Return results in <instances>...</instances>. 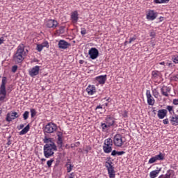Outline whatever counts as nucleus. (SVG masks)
<instances>
[{
    "label": "nucleus",
    "instance_id": "nucleus-35",
    "mask_svg": "<svg viewBox=\"0 0 178 178\" xmlns=\"http://www.w3.org/2000/svg\"><path fill=\"white\" fill-rule=\"evenodd\" d=\"M172 62H174V63H178V56L177 55L172 56Z\"/></svg>",
    "mask_w": 178,
    "mask_h": 178
},
{
    "label": "nucleus",
    "instance_id": "nucleus-54",
    "mask_svg": "<svg viewBox=\"0 0 178 178\" xmlns=\"http://www.w3.org/2000/svg\"><path fill=\"white\" fill-rule=\"evenodd\" d=\"M159 65H162L163 66H165V61H162L159 63Z\"/></svg>",
    "mask_w": 178,
    "mask_h": 178
},
{
    "label": "nucleus",
    "instance_id": "nucleus-57",
    "mask_svg": "<svg viewBox=\"0 0 178 178\" xmlns=\"http://www.w3.org/2000/svg\"><path fill=\"white\" fill-rule=\"evenodd\" d=\"M12 144V142L10 140H8L7 143V145H10Z\"/></svg>",
    "mask_w": 178,
    "mask_h": 178
},
{
    "label": "nucleus",
    "instance_id": "nucleus-10",
    "mask_svg": "<svg viewBox=\"0 0 178 178\" xmlns=\"http://www.w3.org/2000/svg\"><path fill=\"white\" fill-rule=\"evenodd\" d=\"M163 159H165V154L162 153H159V154L150 158L148 161V163L149 164L155 163L156 161H163Z\"/></svg>",
    "mask_w": 178,
    "mask_h": 178
},
{
    "label": "nucleus",
    "instance_id": "nucleus-29",
    "mask_svg": "<svg viewBox=\"0 0 178 178\" xmlns=\"http://www.w3.org/2000/svg\"><path fill=\"white\" fill-rule=\"evenodd\" d=\"M152 95H153V97H154V98H159V90H158V88H152Z\"/></svg>",
    "mask_w": 178,
    "mask_h": 178
},
{
    "label": "nucleus",
    "instance_id": "nucleus-45",
    "mask_svg": "<svg viewBox=\"0 0 178 178\" xmlns=\"http://www.w3.org/2000/svg\"><path fill=\"white\" fill-rule=\"evenodd\" d=\"M163 124H169V119L166 118L163 120Z\"/></svg>",
    "mask_w": 178,
    "mask_h": 178
},
{
    "label": "nucleus",
    "instance_id": "nucleus-56",
    "mask_svg": "<svg viewBox=\"0 0 178 178\" xmlns=\"http://www.w3.org/2000/svg\"><path fill=\"white\" fill-rule=\"evenodd\" d=\"M24 127V124H22L19 125V129H23Z\"/></svg>",
    "mask_w": 178,
    "mask_h": 178
},
{
    "label": "nucleus",
    "instance_id": "nucleus-50",
    "mask_svg": "<svg viewBox=\"0 0 178 178\" xmlns=\"http://www.w3.org/2000/svg\"><path fill=\"white\" fill-rule=\"evenodd\" d=\"M170 0H161V3H168Z\"/></svg>",
    "mask_w": 178,
    "mask_h": 178
},
{
    "label": "nucleus",
    "instance_id": "nucleus-39",
    "mask_svg": "<svg viewBox=\"0 0 178 178\" xmlns=\"http://www.w3.org/2000/svg\"><path fill=\"white\" fill-rule=\"evenodd\" d=\"M81 35H86V34H87V29H86V28H81Z\"/></svg>",
    "mask_w": 178,
    "mask_h": 178
},
{
    "label": "nucleus",
    "instance_id": "nucleus-44",
    "mask_svg": "<svg viewBox=\"0 0 178 178\" xmlns=\"http://www.w3.org/2000/svg\"><path fill=\"white\" fill-rule=\"evenodd\" d=\"M124 154H126V152H124V151L117 152V155H118L119 156L120 155H124Z\"/></svg>",
    "mask_w": 178,
    "mask_h": 178
},
{
    "label": "nucleus",
    "instance_id": "nucleus-11",
    "mask_svg": "<svg viewBox=\"0 0 178 178\" xmlns=\"http://www.w3.org/2000/svg\"><path fill=\"white\" fill-rule=\"evenodd\" d=\"M88 55L90 58V59H97L99 55V51H98V49L95 47H92L89 51H88Z\"/></svg>",
    "mask_w": 178,
    "mask_h": 178
},
{
    "label": "nucleus",
    "instance_id": "nucleus-31",
    "mask_svg": "<svg viewBox=\"0 0 178 178\" xmlns=\"http://www.w3.org/2000/svg\"><path fill=\"white\" fill-rule=\"evenodd\" d=\"M37 115V111L35 109L32 108L31 109V118H35V115Z\"/></svg>",
    "mask_w": 178,
    "mask_h": 178
},
{
    "label": "nucleus",
    "instance_id": "nucleus-28",
    "mask_svg": "<svg viewBox=\"0 0 178 178\" xmlns=\"http://www.w3.org/2000/svg\"><path fill=\"white\" fill-rule=\"evenodd\" d=\"M66 168H67V173H70L74 168V165H72V162L70 161H67L66 165Z\"/></svg>",
    "mask_w": 178,
    "mask_h": 178
},
{
    "label": "nucleus",
    "instance_id": "nucleus-5",
    "mask_svg": "<svg viewBox=\"0 0 178 178\" xmlns=\"http://www.w3.org/2000/svg\"><path fill=\"white\" fill-rule=\"evenodd\" d=\"M113 145V140L111 138H108L104 140L103 145V151L105 154H111L112 152V146Z\"/></svg>",
    "mask_w": 178,
    "mask_h": 178
},
{
    "label": "nucleus",
    "instance_id": "nucleus-43",
    "mask_svg": "<svg viewBox=\"0 0 178 178\" xmlns=\"http://www.w3.org/2000/svg\"><path fill=\"white\" fill-rule=\"evenodd\" d=\"M155 35H156V33L154 31L150 32V37H152V38H154Z\"/></svg>",
    "mask_w": 178,
    "mask_h": 178
},
{
    "label": "nucleus",
    "instance_id": "nucleus-19",
    "mask_svg": "<svg viewBox=\"0 0 178 178\" xmlns=\"http://www.w3.org/2000/svg\"><path fill=\"white\" fill-rule=\"evenodd\" d=\"M86 92L89 95H94L97 92V89L94 85H89L86 88Z\"/></svg>",
    "mask_w": 178,
    "mask_h": 178
},
{
    "label": "nucleus",
    "instance_id": "nucleus-32",
    "mask_svg": "<svg viewBox=\"0 0 178 178\" xmlns=\"http://www.w3.org/2000/svg\"><path fill=\"white\" fill-rule=\"evenodd\" d=\"M29 115L30 113L29 111H25L23 114L24 120H27L29 119Z\"/></svg>",
    "mask_w": 178,
    "mask_h": 178
},
{
    "label": "nucleus",
    "instance_id": "nucleus-4",
    "mask_svg": "<svg viewBox=\"0 0 178 178\" xmlns=\"http://www.w3.org/2000/svg\"><path fill=\"white\" fill-rule=\"evenodd\" d=\"M6 83H8L7 78L3 76L0 86V101H5V98H6Z\"/></svg>",
    "mask_w": 178,
    "mask_h": 178
},
{
    "label": "nucleus",
    "instance_id": "nucleus-12",
    "mask_svg": "<svg viewBox=\"0 0 178 178\" xmlns=\"http://www.w3.org/2000/svg\"><path fill=\"white\" fill-rule=\"evenodd\" d=\"M39 74H40V66L38 65H35L29 71V76H31V77H35V76H38Z\"/></svg>",
    "mask_w": 178,
    "mask_h": 178
},
{
    "label": "nucleus",
    "instance_id": "nucleus-52",
    "mask_svg": "<svg viewBox=\"0 0 178 178\" xmlns=\"http://www.w3.org/2000/svg\"><path fill=\"white\" fill-rule=\"evenodd\" d=\"M154 3H161V0H154Z\"/></svg>",
    "mask_w": 178,
    "mask_h": 178
},
{
    "label": "nucleus",
    "instance_id": "nucleus-60",
    "mask_svg": "<svg viewBox=\"0 0 178 178\" xmlns=\"http://www.w3.org/2000/svg\"><path fill=\"white\" fill-rule=\"evenodd\" d=\"M110 99H111L108 98V99H106V101H108V102H110Z\"/></svg>",
    "mask_w": 178,
    "mask_h": 178
},
{
    "label": "nucleus",
    "instance_id": "nucleus-20",
    "mask_svg": "<svg viewBox=\"0 0 178 178\" xmlns=\"http://www.w3.org/2000/svg\"><path fill=\"white\" fill-rule=\"evenodd\" d=\"M167 115H168V110L166 109H160L158 111L157 116L159 119H165Z\"/></svg>",
    "mask_w": 178,
    "mask_h": 178
},
{
    "label": "nucleus",
    "instance_id": "nucleus-63",
    "mask_svg": "<svg viewBox=\"0 0 178 178\" xmlns=\"http://www.w3.org/2000/svg\"><path fill=\"white\" fill-rule=\"evenodd\" d=\"M153 112L155 113V112H156V110H153Z\"/></svg>",
    "mask_w": 178,
    "mask_h": 178
},
{
    "label": "nucleus",
    "instance_id": "nucleus-59",
    "mask_svg": "<svg viewBox=\"0 0 178 178\" xmlns=\"http://www.w3.org/2000/svg\"><path fill=\"white\" fill-rule=\"evenodd\" d=\"M127 41H125V42H124V45H127Z\"/></svg>",
    "mask_w": 178,
    "mask_h": 178
},
{
    "label": "nucleus",
    "instance_id": "nucleus-46",
    "mask_svg": "<svg viewBox=\"0 0 178 178\" xmlns=\"http://www.w3.org/2000/svg\"><path fill=\"white\" fill-rule=\"evenodd\" d=\"M3 42H5V38L1 37L0 38V45L3 44Z\"/></svg>",
    "mask_w": 178,
    "mask_h": 178
},
{
    "label": "nucleus",
    "instance_id": "nucleus-3",
    "mask_svg": "<svg viewBox=\"0 0 178 178\" xmlns=\"http://www.w3.org/2000/svg\"><path fill=\"white\" fill-rule=\"evenodd\" d=\"M54 151H57L56 145H44V155L45 158H51L54 154Z\"/></svg>",
    "mask_w": 178,
    "mask_h": 178
},
{
    "label": "nucleus",
    "instance_id": "nucleus-64",
    "mask_svg": "<svg viewBox=\"0 0 178 178\" xmlns=\"http://www.w3.org/2000/svg\"><path fill=\"white\" fill-rule=\"evenodd\" d=\"M105 105H106V106H108V103H106Z\"/></svg>",
    "mask_w": 178,
    "mask_h": 178
},
{
    "label": "nucleus",
    "instance_id": "nucleus-15",
    "mask_svg": "<svg viewBox=\"0 0 178 178\" xmlns=\"http://www.w3.org/2000/svg\"><path fill=\"white\" fill-rule=\"evenodd\" d=\"M70 20L73 24H77V22H79V12L77 10L71 13Z\"/></svg>",
    "mask_w": 178,
    "mask_h": 178
},
{
    "label": "nucleus",
    "instance_id": "nucleus-30",
    "mask_svg": "<svg viewBox=\"0 0 178 178\" xmlns=\"http://www.w3.org/2000/svg\"><path fill=\"white\" fill-rule=\"evenodd\" d=\"M170 176H172V173L168 172L165 175L159 176V178H170Z\"/></svg>",
    "mask_w": 178,
    "mask_h": 178
},
{
    "label": "nucleus",
    "instance_id": "nucleus-26",
    "mask_svg": "<svg viewBox=\"0 0 178 178\" xmlns=\"http://www.w3.org/2000/svg\"><path fill=\"white\" fill-rule=\"evenodd\" d=\"M30 130V124L26 126L20 132L19 136H24V134H27L29 131Z\"/></svg>",
    "mask_w": 178,
    "mask_h": 178
},
{
    "label": "nucleus",
    "instance_id": "nucleus-22",
    "mask_svg": "<svg viewBox=\"0 0 178 178\" xmlns=\"http://www.w3.org/2000/svg\"><path fill=\"white\" fill-rule=\"evenodd\" d=\"M170 122L172 126H178V115L170 117Z\"/></svg>",
    "mask_w": 178,
    "mask_h": 178
},
{
    "label": "nucleus",
    "instance_id": "nucleus-40",
    "mask_svg": "<svg viewBox=\"0 0 178 178\" xmlns=\"http://www.w3.org/2000/svg\"><path fill=\"white\" fill-rule=\"evenodd\" d=\"M166 66H168V67H175V64H173L172 62H167L165 63Z\"/></svg>",
    "mask_w": 178,
    "mask_h": 178
},
{
    "label": "nucleus",
    "instance_id": "nucleus-48",
    "mask_svg": "<svg viewBox=\"0 0 178 178\" xmlns=\"http://www.w3.org/2000/svg\"><path fill=\"white\" fill-rule=\"evenodd\" d=\"M174 105H178V99H174L172 101Z\"/></svg>",
    "mask_w": 178,
    "mask_h": 178
},
{
    "label": "nucleus",
    "instance_id": "nucleus-47",
    "mask_svg": "<svg viewBox=\"0 0 178 178\" xmlns=\"http://www.w3.org/2000/svg\"><path fill=\"white\" fill-rule=\"evenodd\" d=\"M112 156H115V155H118V151L116 150H113L111 152Z\"/></svg>",
    "mask_w": 178,
    "mask_h": 178
},
{
    "label": "nucleus",
    "instance_id": "nucleus-9",
    "mask_svg": "<svg viewBox=\"0 0 178 178\" xmlns=\"http://www.w3.org/2000/svg\"><path fill=\"white\" fill-rule=\"evenodd\" d=\"M56 129H58L56 124L52 122L48 123L44 127V133H54V131H56Z\"/></svg>",
    "mask_w": 178,
    "mask_h": 178
},
{
    "label": "nucleus",
    "instance_id": "nucleus-62",
    "mask_svg": "<svg viewBox=\"0 0 178 178\" xmlns=\"http://www.w3.org/2000/svg\"><path fill=\"white\" fill-rule=\"evenodd\" d=\"M153 112L155 113V112H156V110H153Z\"/></svg>",
    "mask_w": 178,
    "mask_h": 178
},
{
    "label": "nucleus",
    "instance_id": "nucleus-18",
    "mask_svg": "<svg viewBox=\"0 0 178 178\" xmlns=\"http://www.w3.org/2000/svg\"><path fill=\"white\" fill-rule=\"evenodd\" d=\"M161 95L163 97H169V94H170V88L163 86L161 88Z\"/></svg>",
    "mask_w": 178,
    "mask_h": 178
},
{
    "label": "nucleus",
    "instance_id": "nucleus-21",
    "mask_svg": "<svg viewBox=\"0 0 178 178\" xmlns=\"http://www.w3.org/2000/svg\"><path fill=\"white\" fill-rule=\"evenodd\" d=\"M95 80L97 81L99 84H105V81H106V75L96 76Z\"/></svg>",
    "mask_w": 178,
    "mask_h": 178
},
{
    "label": "nucleus",
    "instance_id": "nucleus-23",
    "mask_svg": "<svg viewBox=\"0 0 178 178\" xmlns=\"http://www.w3.org/2000/svg\"><path fill=\"white\" fill-rule=\"evenodd\" d=\"M57 136H58V138H57L58 147H59V148H62L63 145V140L62 139V133L58 132V134Z\"/></svg>",
    "mask_w": 178,
    "mask_h": 178
},
{
    "label": "nucleus",
    "instance_id": "nucleus-33",
    "mask_svg": "<svg viewBox=\"0 0 178 178\" xmlns=\"http://www.w3.org/2000/svg\"><path fill=\"white\" fill-rule=\"evenodd\" d=\"M36 49L38 52H41V51H42V49H44V47L42 46V44H37Z\"/></svg>",
    "mask_w": 178,
    "mask_h": 178
},
{
    "label": "nucleus",
    "instance_id": "nucleus-25",
    "mask_svg": "<svg viewBox=\"0 0 178 178\" xmlns=\"http://www.w3.org/2000/svg\"><path fill=\"white\" fill-rule=\"evenodd\" d=\"M152 75L153 80H156V79H159L161 76V72H159V71H152Z\"/></svg>",
    "mask_w": 178,
    "mask_h": 178
},
{
    "label": "nucleus",
    "instance_id": "nucleus-36",
    "mask_svg": "<svg viewBox=\"0 0 178 178\" xmlns=\"http://www.w3.org/2000/svg\"><path fill=\"white\" fill-rule=\"evenodd\" d=\"M54 159H51L50 160L47 161V165L48 166V168H51V166H52V163H54Z\"/></svg>",
    "mask_w": 178,
    "mask_h": 178
},
{
    "label": "nucleus",
    "instance_id": "nucleus-7",
    "mask_svg": "<svg viewBox=\"0 0 178 178\" xmlns=\"http://www.w3.org/2000/svg\"><path fill=\"white\" fill-rule=\"evenodd\" d=\"M113 144L115 147H122L124 144L123 136L120 134H117L113 138Z\"/></svg>",
    "mask_w": 178,
    "mask_h": 178
},
{
    "label": "nucleus",
    "instance_id": "nucleus-34",
    "mask_svg": "<svg viewBox=\"0 0 178 178\" xmlns=\"http://www.w3.org/2000/svg\"><path fill=\"white\" fill-rule=\"evenodd\" d=\"M63 33H65V29H63V27H60V29L56 31V34H63Z\"/></svg>",
    "mask_w": 178,
    "mask_h": 178
},
{
    "label": "nucleus",
    "instance_id": "nucleus-24",
    "mask_svg": "<svg viewBox=\"0 0 178 178\" xmlns=\"http://www.w3.org/2000/svg\"><path fill=\"white\" fill-rule=\"evenodd\" d=\"M44 143L45 145H56L55 143L52 141V139L51 138H47L45 137L44 139Z\"/></svg>",
    "mask_w": 178,
    "mask_h": 178
},
{
    "label": "nucleus",
    "instance_id": "nucleus-13",
    "mask_svg": "<svg viewBox=\"0 0 178 178\" xmlns=\"http://www.w3.org/2000/svg\"><path fill=\"white\" fill-rule=\"evenodd\" d=\"M17 118H19L17 112L8 113L6 115V120L7 122H12V120H15V119H17Z\"/></svg>",
    "mask_w": 178,
    "mask_h": 178
},
{
    "label": "nucleus",
    "instance_id": "nucleus-37",
    "mask_svg": "<svg viewBox=\"0 0 178 178\" xmlns=\"http://www.w3.org/2000/svg\"><path fill=\"white\" fill-rule=\"evenodd\" d=\"M41 44L43 47V48H49V43L48 42V41H44Z\"/></svg>",
    "mask_w": 178,
    "mask_h": 178
},
{
    "label": "nucleus",
    "instance_id": "nucleus-51",
    "mask_svg": "<svg viewBox=\"0 0 178 178\" xmlns=\"http://www.w3.org/2000/svg\"><path fill=\"white\" fill-rule=\"evenodd\" d=\"M74 177H75L74 172H72L70 173V176L68 178H74Z\"/></svg>",
    "mask_w": 178,
    "mask_h": 178
},
{
    "label": "nucleus",
    "instance_id": "nucleus-14",
    "mask_svg": "<svg viewBox=\"0 0 178 178\" xmlns=\"http://www.w3.org/2000/svg\"><path fill=\"white\" fill-rule=\"evenodd\" d=\"M157 13L154 10H149L146 14V19L147 20H155L156 19Z\"/></svg>",
    "mask_w": 178,
    "mask_h": 178
},
{
    "label": "nucleus",
    "instance_id": "nucleus-2",
    "mask_svg": "<svg viewBox=\"0 0 178 178\" xmlns=\"http://www.w3.org/2000/svg\"><path fill=\"white\" fill-rule=\"evenodd\" d=\"M115 124V118L111 115H107L105 118V123L101 124V127L103 131H108L112 126Z\"/></svg>",
    "mask_w": 178,
    "mask_h": 178
},
{
    "label": "nucleus",
    "instance_id": "nucleus-61",
    "mask_svg": "<svg viewBox=\"0 0 178 178\" xmlns=\"http://www.w3.org/2000/svg\"><path fill=\"white\" fill-rule=\"evenodd\" d=\"M1 113H2V109L1 108H0V115H1Z\"/></svg>",
    "mask_w": 178,
    "mask_h": 178
},
{
    "label": "nucleus",
    "instance_id": "nucleus-8",
    "mask_svg": "<svg viewBox=\"0 0 178 178\" xmlns=\"http://www.w3.org/2000/svg\"><path fill=\"white\" fill-rule=\"evenodd\" d=\"M145 95L147 98V104L150 105V106H154V105H155V99L151 94V90H147Z\"/></svg>",
    "mask_w": 178,
    "mask_h": 178
},
{
    "label": "nucleus",
    "instance_id": "nucleus-49",
    "mask_svg": "<svg viewBox=\"0 0 178 178\" xmlns=\"http://www.w3.org/2000/svg\"><path fill=\"white\" fill-rule=\"evenodd\" d=\"M123 118H127L128 116V113L127 111H124L123 114H122Z\"/></svg>",
    "mask_w": 178,
    "mask_h": 178
},
{
    "label": "nucleus",
    "instance_id": "nucleus-16",
    "mask_svg": "<svg viewBox=\"0 0 178 178\" xmlns=\"http://www.w3.org/2000/svg\"><path fill=\"white\" fill-rule=\"evenodd\" d=\"M58 21L55 19H49L47 21L46 26L48 27V29H56L58 27Z\"/></svg>",
    "mask_w": 178,
    "mask_h": 178
},
{
    "label": "nucleus",
    "instance_id": "nucleus-17",
    "mask_svg": "<svg viewBox=\"0 0 178 178\" xmlns=\"http://www.w3.org/2000/svg\"><path fill=\"white\" fill-rule=\"evenodd\" d=\"M69 47H70V43L66 42L64 40H60L58 42V48H60V49H67Z\"/></svg>",
    "mask_w": 178,
    "mask_h": 178
},
{
    "label": "nucleus",
    "instance_id": "nucleus-53",
    "mask_svg": "<svg viewBox=\"0 0 178 178\" xmlns=\"http://www.w3.org/2000/svg\"><path fill=\"white\" fill-rule=\"evenodd\" d=\"M97 109H102V106H101V105L97 106L96 107V111H97Z\"/></svg>",
    "mask_w": 178,
    "mask_h": 178
},
{
    "label": "nucleus",
    "instance_id": "nucleus-42",
    "mask_svg": "<svg viewBox=\"0 0 178 178\" xmlns=\"http://www.w3.org/2000/svg\"><path fill=\"white\" fill-rule=\"evenodd\" d=\"M17 65H13L12 67V72L13 73H16V72H17Z\"/></svg>",
    "mask_w": 178,
    "mask_h": 178
},
{
    "label": "nucleus",
    "instance_id": "nucleus-27",
    "mask_svg": "<svg viewBox=\"0 0 178 178\" xmlns=\"http://www.w3.org/2000/svg\"><path fill=\"white\" fill-rule=\"evenodd\" d=\"M159 172H161V170H153V171L150 172L149 177L150 178L158 177V175H159Z\"/></svg>",
    "mask_w": 178,
    "mask_h": 178
},
{
    "label": "nucleus",
    "instance_id": "nucleus-1",
    "mask_svg": "<svg viewBox=\"0 0 178 178\" xmlns=\"http://www.w3.org/2000/svg\"><path fill=\"white\" fill-rule=\"evenodd\" d=\"M24 58H26L24 44H20L17 48V51L13 56V59L15 62H17V63H22V62L24 60Z\"/></svg>",
    "mask_w": 178,
    "mask_h": 178
},
{
    "label": "nucleus",
    "instance_id": "nucleus-58",
    "mask_svg": "<svg viewBox=\"0 0 178 178\" xmlns=\"http://www.w3.org/2000/svg\"><path fill=\"white\" fill-rule=\"evenodd\" d=\"M41 161H42V162H45V161H47V159H42Z\"/></svg>",
    "mask_w": 178,
    "mask_h": 178
},
{
    "label": "nucleus",
    "instance_id": "nucleus-6",
    "mask_svg": "<svg viewBox=\"0 0 178 178\" xmlns=\"http://www.w3.org/2000/svg\"><path fill=\"white\" fill-rule=\"evenodd\" d=\"M112 161H106L105 163L104 166L108 170V174L110 178H115L116 177V172H115V167L112 165Z\"/></svg>",
    "mask_w": 178,
    "mask_h": 178
},
{
    "label": "nucleus",
    "instance_id": "nucleus-38",
    "mask_svg": "<svg viewBox=\"0 0 178 178\" xmlns=\"http://www.w3.org/2000/svg\"><path fill=\"white\" fill-rule=\"evenodd\" d=\"M166 109L167 111H168L170 113H172V112H174L173 106H167Z\"/></svg>",
    "mask_w": 178,
    "mask_h": 178
},
{
    "label": "nucleus",
    "instance_id": "nucleus-41",
    "mask_svg": "<svg viewBox=\"0 0 178 178\" xmlns=\"http://www.w3.org/2000/svg\"><path fill=\"white\" fill-rule=\"evenodd\" d=\"M136 40H137V37L136 35H134V37L132 38H129V44H131V42L133 41H136Z\"/></svg>",
    "mask_w": 178,
    "mask_h": 178
},
{
    "label": "nucleus",
    "instance_id": "nucleus-55",
    "mask_svg": "<svg viewBox=\"0 0 178 178\" xmlns=\"http://www.w3.org/2000/svg\"><path fill=\"white\" fill-rule=\"evenodd\" d=\"M79 63H80V65H83V63H84V60H80Z\"/></svg>",
    "mask_w": 178,
    "mask_h": 178
}]
</instances>
